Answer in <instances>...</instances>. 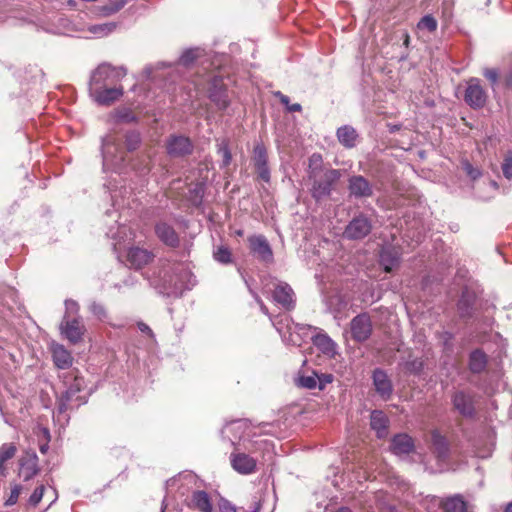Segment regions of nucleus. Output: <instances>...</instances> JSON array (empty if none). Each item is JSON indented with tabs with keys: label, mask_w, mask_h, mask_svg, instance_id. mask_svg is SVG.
<instances>
[{
	"label": "nucleus",
	"mask_w": 512,
	"mask_h": 512,
	"mask_svg": "<svg viewBox=\"0 0 512 512\" xmlns=\"http://www.w3.org/2000/svg\"><path fill=\"white\" fill-rule=\"evenodd\" d=\"M452 339V334L449 333V332H444L443 333V343L445 346H448L449 345V342L451 341Z\"/></svg>",
	"instance_id": "obj_63"
},
{
	"label": "nucleus",
	"mask_w": 512,
	"mask_h": 512,
	"mask_svg": "<svg viewBox=\"0 0 512 512\" xmlns=\"http://www.w3.org/2000/svg\"><path fill=\"white\" fill-rule=\"evenodd\" d=\"M44 491H45L44 486H40V487L36 488L29 498V503L34 506L37 505L41 501Z\"/></svg>",
	"instance_id": "obj_52"
},
{
	"label": "nucleus",
	"mask_w": 512,
	"mask_h": 512,
	"mask_svg": "<svg viewBox=\"0 0 512 512\" xmlns=\"http://www.w3.org/2000/svg\"><path fill=\"white\" fill-rule=\"evenodd\" d=\"M214 259L222 264H229L232 262V253L225 245H220L215 248L213 252Z\"/></svg>",
	"instance_id": "obj_35"
},
{
	"label": "nucleus",
	"mask_w": 512,
	"mask_h": 512,
	"mask_svg": "<svg viewBox=\"0 0 512 512\" xmlns=\"http://www.w3.org/2000/svg\"><path fill=\"white\" fill-rule=\"evenodd\" d=\"M191 507L200 512H213L210 497L205 491H196L192 494Z\"/></svg>",
	"instance_id": "obj_28"
},
{
	"label": "nucleus",
	"mask_w": 512,
	"mask_h": 512,
	"mask_svg": "<svg viewBox=\"0 0 512 512\" xmlns=\"http://www.w3.org/2000/svg\"><path fill=\"white\" fill-rule=\"evenodd\" d=\"M38 471L37 456L35 454L26 455L20 460L19 474L24 480H30Z\"/></svg>",
	"instance_id": "obj_27"
},
{
	"label": "nucleus",
	"mask_w": 512,
	"mask_h": 512,
	"mask_svg": "<svg viewBox=\"0 0 512 512\" xmlns=\"http://www.w3.org/2000/svg\"><path fill=\"white\" fill-rule=\"evenodd\" d=\"M483 75L490 81L491 85L494 86L498 82V71L494 68H486L483 71Z\"/></svg>",
	"instance_id": "obj_53"
},
{
	"label": "nucleus",
	"mask_w": 512,
	"mask_h": 512,
	"mask_svg": "<svg viewBox=\"0 0 512 512\" xmlns=\"http://www.w3.org/2000/svg\"><path fill=\"white\" fill-rule=\"evenodd\" d=\"M171 271L172 274L165 271L158 283H153L159 294L179 297L195 285L192 273L183 264L174 265Z\"/></svg>",
	"instance_id": "obj_4"
},
{
	"label": "nucleus",
	"mask_w": 512,
	"mask_h": 512,
	"mask_svg": "<svg viewBox=\"0 0 512 512\" xmlns=\"http://www.w3.org/2000/svg\"><path fill=\"white\" fill-rule=\"evenodd\" d=\"M465 171L466 173L472 178V179H477L478 177H480L481 175V172L479 171V169L477 168H474L471 164L469 163H466L465 164Z\"/></svg>",
	"instance_id": "obj_56"
},
{
	"label": "nucleus",
	"mask_w": 512,
	"mask_h": 512,
	"mask_svg": "<svg viewBox=\"0 0 512 512\" xmlns=\"http://www.w3.org/2000/svg\"><path fill=\"white\" fill-rule=\"evenodd\" d=\"M127 230H128V229H127V227H126L124 224H119V225H118V227H117V231H116V232L114 231V228H113V227H111V228H109V230H108V232H107V235H108L109 237L114 238V239H116V238H122V237H121V234H126V231H127ZM120 245H121V239H119V241H118V242L114 243V249H115L116 251L120 250V249H121Z\"/></svg>",
	"instance_id": "obj_42"
},
{
	"label": "nucleus",
	"mask_w": 512,
	"mask_h": 512,
	"mask_svg": "<svg viewBox=\"0 0 512 512\" xmlns=\"http://www.w3.org/2000/svg\"><path fill=\"white\" fill-rule=\"evenodd\" d=\"M246 424L241 420L233 421L227 424L222 430V436L224 439H228L232 445L235 444V440H240L245 432Z\"/></svg>",
	"instance_id": "obj_25"
},
{
	"label": "nucleus",
	"mask_w": 512,
	"mask_h": 512,
	"mask_svg": "<svg viewBox=\"0 0 512 512\" xmlns=\"http://www.w3.org/2000/svg\"><path fill=\"white\" fill-rule=\"evenodd\" d=\"M454 409L465 418H472L475 415L474 398L465 391H456L452 396Z\"/></svg>",
	"instance_id": "obj_15"
},
{
	"label": "nucleus",
	"mask_w": 512,
	"mask_h": 512,
	"mask_svg": "<svg viewBox=\"0 0 512 512\" xmlns=\"http://www.w3.org/2000/svg\"><path fill=\"white\" fill-rule=\"evenodd\" d=\"M201 55L199 48L187 49L180 56L179 62L184 66H189Z\"/></svg>",
	"instance_id": "obj_40"
},
{
	"label": "nucleus",
	"mask_w": 512,
	"mask_h": 512,
	"mask_svg": "<svg viewBox=\"0 0 512 512\" xmlns=\"http://www.w3.org/2000/svg\"><path fill=\"white\" fill-rule=\"evenodd\" d=\"M126 75V69L123 66L115 67L109 63L100 64L91 74L89 81V90L98 86L99 88L107 87L119 81Z\"/></svg>",
	"instance_id": "obj_6"
},
{
	"label": "nucleus",
	"mask_w": 512,
	"mask_h": 512,
	"mask_svg": "<svg viewBox=\"0 0 512 512\" xmlns=\"http://www.w3.org/2000/svg\"><path fill=\"white\" fill-rule=\"evenodd\" d=\"M350 194L356 198L370 197L373 193L372 186L366 178L361 175L352 176L349 179Z\"/></svg>",
	"instance_id": "obj_21"
},
{
	"label": "nucleus",
	"mask_w": 512,
	"mask_h": 512,
	"mask_svg": "<svg viewBox=\"0 0 512 512\" xmlns=\"http://www.w3.org/2000/svg\"><path fill=\"white\" fill-rule=\"evenodd\" d=\"M372 330L371 317L367 313L358 314L350 322L351 336L356 342H364L369 339Z\"/></svg>",
	"instance_id": "obj_10"
},
{
	"label": "nucleus",
	"mask_w": 512,
	"mask_h": 512,
	"mask_svg": "<svg viewBox=\"0 0 512 512\" xmlns=\"http://www.w3.org/2000/svg\"><path fill=\"white\" fill-rule=\"evenodd\" d=\"M278 95L281 103L284 104L286 107L289 106V97L280 92L278 93Z\"/></svg>",
	"instance_id": "obj_64"
},
{
	"label": "nucleus",
	"mask_w": 512,
	"mask_h": 512,
	"mask_svg": "<svg viewBox=\"0 0 512 512\" xmlns=\"http://www.w3.org/2000/svg\"><path fill=\"white\" fill-rule=\"evenodd\" d=\"M319 376L316 373H312L311 375H300L296 379V384L299 387L306 389H314L318 387Z\"/></svg>",
	"instance_id": "obj_36"
},
{
	"label": "nucleus",
	"mask_w": 512,
	"mask_h": 512,
	"mask_svg": "<svg viewBox=\"0 0 512 512\" xmlns=\"http://www.w3.org/2000/svg\"><path fill=\"white\" fill-rule=\"evenodd\" d=\"M137 325H138L139 330L142 333L147 334L151 338L154 337L153 331L151 330V328L147 324H145L144 322H139Z\"/></svg>",
	"instance_id": "obj_58"
},
{
	"label": "nucleus",
	"mask_w": 512,
	"mask_h": 512,
	"mask_svg": "<svg viewBox=\"0 0 512 512\" xmlns=\"http://www.w3.org/2000/svg\"><path fill=\"white\" fill-rule=\"evenodd\" d=\"M155 234L158 239L169 247H177L179 245V236L174 228L166 222H158L155 225Z\"/></svg>",
	"instance_id": "obj_20"
},
{
	"label": "nucleus",
	"mask_w": 512,
	"mask_h": 512,
	"mask_svg": "<svg viewBox=\"0 0 512 512\" xmlns=\"http://www.w3.org/2000/svg\"><path fill=\"white\" fill-rule=\"evenodd\" d=\"M20 492H21V486L20 485L13 486V488L10 491L9 497L5 501V505L6 506L14 505L17 502L18 498H19Z\"/></svg>",
	"instance_id": "obj_49"
},
{
	"label": "nucleus",
	"mask_w": 512,
	"mask_h": 512,
	"mask_svg": "<svg viewBox=\"0 0 512 512\" xmlns=\"http://www.w3.org/2000/svg\"><path fill=\"white\" fill-rule=\"evenodd\" d=\"M275 499V492L273 491L271 495H268L267 500L265 498L259 500L252 512H272L275 507Z\"/></svg>",
	"instance_id": "obj_37"
},
{
	"label": "nucleus",
	"mask_w": 512,
	"mask_h": 512,
	"mask_svg": "<svg viewBox=\"0 0 512 512\" xmlns=\"http://www.w3.org/2000/svg\"><path fill=\"white\" fill-rule=\"evenodd\" d=\"M89 310L99 320H105L107 318L106 309L101 303L92 302L89 306Z\"/></svg>",
	"instance_id": "obj_44"
},
{
	"label": "nucleus",
	"mask_w": 512,
	"mask_h": 512,
	"mask_svg": "<svg viewBox=\"0 0 512 512\" xmlns=\"http://www.w3.org/2000/svg\"><path fill=\"white\" fill-rule=\"evenodd\" d=\"M72 356L63 345H56L53 348V361L60 369L69 368L72 365Z\"/></svg>",
	"instance_id": "obj_30"
},
{
	"label": "nucleus",
	"mask_w": 512,
	"mask_h": 512,
	"mask_svg": "<svg viewBox=\"0 0 512 512\" xmlns=\"http://www.w3.org/2000/svg\"><path fill=\"white\" fill-rule=\"evenodd\" d=\"M16 450V446L12 443L3 444L0 447V465H7V461L15 456Z\"/></svg>",
	"instance_id": "obj_39"
},
{
	"label": "nucleus",
	"mask_w": 512,
	"mask_h": 512,
	"mask_svg": "<svg viewBox=\"0 0 512 512\" xmlns=\"http://www.w3.org/2000/svg\"><path fill=\"white\" fill-rule=\"evenodd\" d=\"M166 151L171 158H183L192 154L194 145L183 135H170L166 140Z\"/></svg>",
	"instance_id": "obj_8"
},
{
	"label": "nucleus",
	"mask_w": 512,
	"mask_h": 512,
	"mask_svg": "<svg viewBox=\"0 0 512 512\" xmlns=\"http://www.w3.org/2000/svg\"><path fill=\"white\" fill-rule=\"evenodd\" d=\"M218 507L220 512H237L235 506L223 498L219 501Z\"/></svg>",
	"instance_id": "obj_54"
},
{
	"label": "nucleus",
	"mask_w": 512,
	"mask_h": 512,
	"mask_svg": "<svg viewBox=\"0 0 512 512\" xmlns=\"http://www.w3.org/2000/svg\"><path fill=\"white\" fill-rule=\"evenodd\" d=\"M84 389V379L75 375L66 391L58 398L53 420L61 427H65L69 423V411H73L87 402L86 393H82Z\"/></svg>",
	"instance_id": "obj_3"
},
{
	"label": "nucleus",
	"mask_w": 512,
	"mask_h": 512,
	"mask_svg": "<svg viewBox=\"0 0 512 512\" xmlns=\"http://www.w3.org/2000/svg\"><path fill=\"white\" fill-rule=\"evenodd\" d=\"M89 92L94 101L99 105L108 106L122 96L123 89L121 87L99 88L96 86L95 88H91Z\"/></svg>",
	"instance_id": "obj_19"
},
{
	"label": "nucleus",
	"mask_w": 512,
	"mask_h": 512,
	"mask_svg": "<svg viewBox=\"0 0 512 512\" xmlns=\"http://www.w3.org/2000/svg\"><path fill=\"white\" fill-rule=\"evenodd\" d=\"M272 296L273 300L286 310H292L295 307V293L286 282L275 283Z\"/></svg>",
	"instance_id": "obj_13"
},
{
	"label": "nucleus",
	"mask_w": 512,
	"mask_h": 512,
	"mask_svg": "<svg viewBox=\"0 0 512 512\" xmlns=\"http://www.w3.org/2000/svg\"><path fill=\"white\" fill-rule=\"evenodd\" d=\"M117 117L119 120L124 121V122H133L136 120L135 116L128 110L118 111Z\"/></svg>",
	"instance_id": "obj_55"
},
{
	"label": "nucleus",
	"mask_w": 512,
	"mask_h": 512,
	"mask_svg": "<svg viewBox=\"0 0 512 512\" xmlns=\"http://www.w3.org/2000/svg\"><path fill=\"white\" fill-rule=\"evenodd\" d=\"M272 324L275 329L279 332L282 340L287 345L300 346L301 336L300 333L305 329L317 330L316 327L306 324L294 323L293 320L286 314L271 318Z\"/></svg>",
	"instance_id": "obj_5"
},
{
	"label": "nucleus",
	"mask_w": 512,
	"mask_h": 512,
	"mask_svg": "<svg viewBox=\"0 0 512 512\" xmlns=\"http://www.w3.org/2000/svg\"><path fill=\"white\" fill-rule=\"evenodd\" d=\"M442 505L444 512H466L467 503L460 495H455L446 500H438Z\"/></svg>",
	"instance_id": "obj_31"
},
{
	"label": "nucleus",
	"mask_w": 512,
	"mask_h": 512,
	"mask_svg": "<svg viewBox=\"0 0 512 512\" xmlns=\"http://www.w3.org/2000/svg\"><path fill=\"white\" fill-rule=\"evenodd\" d=\"M143 74L146 78H151L153 75V67L152 66H146L143 70Z\"/></svg>",
	"instance_id": "obj_62"
},
{
	"label": "nucleus",
	"mask_w": 512,
	"mask_h": 512,
	"mask_svg": "<svg viewBox=\"0 0 512 512\" xmlns=\"http://www.w3.org/2000/svg\"><path fill=\"white\" fill-rule=\"evenodd\" d=\"M431 449L432 453L435 455L438 461L439 470L442 471L447 469L450 447L446 437L443 436L438 430H433L431 432Z\"/></svg>",
	"instance_id": "obj_9"
},
{
	"label": "nucleus",
	"mask_w": 512,
	"mask_h": 512,
	"mask_svg": "<svg viewBox=\"0 0 512 512\" xmlns=\"http://www.w3.org/2000/svg\"><path fill=\"white\" fill-rule=\"evenodd\" d=\"M341 171L324 166L321 154L314 153L308 160V178L312 182L311 196L321 201L330 196L333 185L340 179Z\"/></svg>",
	"instance_id": "obj_2"
},
{
	"label": "nucleus",
	"mask_w": 512,
	"mask_h": 512,
	"mask_svg": "<svg viewBox=\"0 0 512 512\" xmlns=\"http://www.w3.org/2000/svg\"><path fill=\"white\" fill-rule=\"evenodd\" d=\"M8 477V466L0 465V478Z\"/></svg>",
	"instance_id": "obj_61"
},
{
	"label": "nucleus",
	"mask_w": 512,
	"mask_h": 512,
	"mask_svg": "<svg viewBox=\"0 0 512 512\" xmlns=\"http://www.w3.org/2000/svg\"><path fill=\"white\" fill-rule=\"evenodd\" d=\"M124 5H125L124 0H114L111 4L105 6L103 8V10L106 15H111V14L118 12L120 9H122L124 7Z\"/></svg>",
	"instance_id": "obj_46"
},
{
	"label": "nucleus",
	"mask_w": 512,
	"mask_h": 512,
	"mask_svg": "<svg viewBox=\"0 0 512 512\" xmlns=\"http://www.w3.org/2000/svg\"><path fill=\"white\" fill-rule=\"evenodd\" d=\"M253 153L255 167L268 164L267 152L263 145H256L254 147Z\"/></svg>",
	"instance_id": "obj_41"
},
{
	"label": "nucleus",
	"mask_w": 512,
	"mask_h": 512,
	"mask_svg": "<svg viewBox=\"0 0 512 512\" xmlns=\"http://www.w3.org/2000/svg\"><path fill=\"white\" fill-rule=\"evenodd\" d=\"M218 152L222 156L223 166H228L231 162L232 156H231V152H230L227 144H225V143L220 144Z\"/></svg>",
	"instance_id": "obj_48"
},
{
	"label": "nucleus",
	"mask_w": 512,
	"mask_h": 512,
	"mask_svg": "<svg viewBox=\"0 0 512 512\" xmlns=\"http://www.w3.org/2000/svg\"><path fill=\"white\" fill-rule=\"evenodd\" d=\"M502 172L505 178H512V156L506 155L502 163Z\"/></svg>",
	"instance_id": "obj_47"
},
{
	"label": "nucleus",
	"mask_w": 512,
	"mask_h": 512,
	"mask_svg": "<svg viewBox=\"0 0 512 512\" xmlns=\"http://www.w3.org/2000/svg\"><path fill=\"white\" fill-rule=\"evenodd\" d=\"M337 138L343 146L352 148L356 145L357 132L353 127L345 125L338 128Z\"/></svg>",
	"instance_id": "obj_32"
},
{
	"label": "nucleus",
	"mask_w": 512,
	"mask_h": 512,
	"mask_svg": "<svg viewBox=\"0 0 512 512\" xmlns=\"http://www.w3.org/2000/svg\"><path fill=\"white\" fill-rule=\"evenodd\" d=\"M210 100L220 109L225 110L229 106V97L222 78L214 77L209 87Z\"/></svg>",
	"instance_id": "obj_18"
},
{
	"label": "nucleus",
	"mask_w": 512,
	"mask_h": 512,
	"mask_svg": "<svg viewBox=\"0 0 512 512\" xmlns=\"http://www.w3.org/2000/svg\"><path fill=\"white\" fill-rule=\"evenodd\" d=\"M390 451L399 458L407 457L415 451L414 439L407 433L396 434L391 439Z\"/></svg>",
	"instance_id": "obj_14"
},
{
	"label": "nucleus",
	"mask_w": 512,
	"mask_h": 512,
	"mask_svg": "<svg viewBox=\"0 0 512 512\" xmlns=\"http://www.w3.org/2000/svg\"><path fill=\"white\" fill-rule=\"evenodd\" d=\"M487 365V356L486 354L477 349L471 352L469 357V368L472 373H480L482 372Z\"/></svg>",
	"instance_id": "obj_33"
},
{
	"label": "nucleus",
	"mask_w": 512,
	"mask_h": 512,
	"mask_svg": "<svg viewBox=\"0 0 512 512\" xmlns=\"http://www.w3.org/2000/svg\"><path fill=\"white\" fill-rule=\"evenodd\" d=\"M60 331L69 342L76 344L82 340L85 327L79 317L64 316L60 324Z\"/></svg>",
	"instance_id": "obj_12"
},
{
	"label": "nucleus",
	"mask_w": 512,
	"mask_h": 512,
	"mask_svg": "<svg viewBox=\"0 0 512 512\" xmlns=\"http://www.w3.org/2000/svg\"><path fill=\"white\" fill-rule=\"evenodd\" d=\"M117 25L114 22H107L103 24H95L88 28L89 32L98 36L103 37L112 33L116 29Z\"/></svg>",
	"instance_id": "obj_34"
},
{
	"label": "nucleus",
	"mask_w": 512,
	"mask_h": 512,
	"mask_svg": "<svg viewBox=\"0 0 512 512\" xmlns=\"http://www.w3.org/2000/svg\"><path fill=\"white\" fill-rule=\"evenodd\" d=\"M400 263L399 253L392 248H384L380 253V265L384 271L389 273Z\"/></svg>",
	"instance_id": "obj_26"
},
{
	"label": "nucleus",
	"mask_w": 512,
	"mask_h": 512,
	"mask_svg": "<svg viewBox=\"0 0 512 512\" xmlns=\"http://www.w3.org/2000/svg\"><path fill=\"white\" fill-rule=\"evenodd\" d=\"M248 241L251 251L260 261L265 263H271L273 261V252L265 236L254 235L249 237Z\"/></svg>",
	"instance_id": "obj_17"
},
{
	"label": "nucleus",
	"mask_w": 512,
	"mask_h": 512,
	"mask_svg": "<svg viewBox=\"0 0 512 512\" xmlns=\"http://www.w3.org/2000/svg\"><path fill=\"white\" fill-rule=\"evenodd\" d=\"M179 477L181 480H193L197 476L194 474L193 471H183L179 474Z\"/></svg>",
	"instance_id": "obj_59"
},
{
	"label": "nucleus",
	"mask_w": 512,
	"mask_h": 512,
	"mask_svg": "<svg viewBox=\"0 0 512 512\" xmlns=\"http://www.w3.org/2000/svg\"><path fill=\"white\" fill-rule=\"evenodd\" d=\"M141 143L140 133L137 131H128L125 134V149L120 138L114 134H108L102 138L101 152L103 158V168L105 170H120L126 161V151L136 150Z\"/></svg>",
	"instance_id": "obj_1"
},
{
	"label": "nucleus",
	"mask_w": 512,
	"mask_h": 512,
	"mask_svg": "<svg viewBox=\"0 0 512 512\" xmlns=\"http://www.w3.org/2000/svg\"><path fill=\"white\" fill-rule=\"evenodd\" d=\"M371 429L376 432L379 439L386 438L388 435L389 419L383 411L374 410L370 415Z\"/></svg>",
	"instance_id": "obj_24"
},
{
	"label": "nucleus",
	"mask_w": 512,
	"mask_h": 512,
	"mask_svg": "<svg viewBox=\"0 0 512 512\" xmlns=\"http://www.w3.org/2000/svg\"><path fill=\"white\" fill-rule=\"evenodd\" d=\"M66 312L64 316H68V318L77 317L79 312V305L74 300H66L65 301Z\"/></svg>",
	"instance_id": "obj_45"
},
{
	"label": "nucleus",
	"mask_w": 512,
	"mask_h": 512,
	"mask_svg": "<svg viewBox=\"0 0 512 512\" xmlns=\"http://www.w3.org/2000/svg\"><path fill=\"white\" fill-rule=\"evenodd\" d=\"M259 179L268 183L270 181V169L268 164L255 167Z\"/></svg>",
	"instance_id": "obj_50"
},
{
	"label": "nucleus",
	"mask_w": 512,
	"mask_h": 512,
	"mask_svg": "<svg viewBox=\"0 0 512 512\" xmlns=\"http://www.w3.org/2000/svg\"><path fill=\"white\" fill-rule=\"evenodd\" d=\"M372 229L371 221L368 217L360 214L354 217L346 226L344 237L350 240H359L365 238Z\"/></svg>",
	"instance_id": "obj_11"
},
{
	"label": "nucleus",
	"mask_w": 512,
	"mask_h": 512,
	"mask_svg": "<svg viewBox=\"0 0 512 512\" xmlns=\"http://www.w3.org/2000/svg\"><path fill=\"white\" fill-rule=\"evenodd\" d=\"M488 95L478 78H470L464 93L465 103L472 109H481L486 105Z\"/></svg>",
	"instance_id": "obj_7"
},
{
	"label": "nucleus",
	"mask_w": 512,
	"mask_h": 512,
	"mask_svg": "<svg viewBox=\"0 0 512 512\" xmlns=\"http://www.w3.org/2000/svg\"><path fill=\"white\" fill-rule=\"evenodd\" d=\"M302 107L299 103H294L292 105L287 106V110L289 112H299L301 111Z\"/></svg>",
	"instance_id": "obj_60"
},
{
	"label": "nucleus",
	"mask_w": 512,
	"mask_h": 512,
	"mask_svg": "<svg viewBox=\"0 0 512 512\" xmlns=\"http://www.w3.org/2000/svg\"><path fill=\"white\" fill-rule=\"evenodd\" d=\"M312 342L326 355H333L335 353L336 345L326 333L318 332L312 337Z\"/></svg>",
	"instance_id": "obj_29"
},
{
	"label": "nucleus",
	"mask_w": 512,
	"mask_h": 512,
	"mask_svg": "<svg viewBox=\"0 0 512 512\" xmlns=\"http://www.w3.org/2000/svg\"><path fill=\"white\" fill-rule=\"evenodd\" d=\"M424 368L421 358H410L404 363V370L410 374L418 375Z\"/></svg>",
	"instance_id": "obj_38"
},
{
	"label": "nucleus",
	"mask_w": 512,
	"mask_h": 512,
	"mask_svg": "<svg viewBox=\"0 0 512 512\" xmlns=\"http://www.w3.org/2000/svg\"><path fill=\"white\" fill-rule=\"evenodd\" d=\"M373 386L382 400H389L393 393V384L387 373L376 368L372 373Z\"/></svg>",
	"instance_id": "obj_16"
},
{
	"label": "nucleus",
	"mask_w": 512,
	"mask_h": 512,
	"mask_svg": "<svg viewBox=\"0 0 512 512\" xmlns=\"http://www.w3.org/2000/svg\"><path fill=\"white\" fill-rule=\"evenodd\" d=\"M419 29H427L429 32H433L437 29V21L431 15H425L418 23Z\"/></svg>",
	"instance_id": "obj_43"
},
{
	"label": "nucleus",
	"mask_w": 512,
	"mask_h": 512,
	"mask_svg": "<svg viewBox=\"0 0 512 512\" xmlns=\"http://www.w3.org/2000/svg\"><path fill=\"white\" fill-rule=\"evenodd\" d=\"M232 467L241 474H250L256 469V460L245 453H233L231 455Z\"/></svg>",
	"instance_id": "obj_23"
},
{
	"label": "nucleus",
	"mask_w": 512,
	"mask_h": 512,
	"mask_svg": "<svg viewBox=\"0 0 512 512\" xmlns=\"http://www.w3.org/2000/svg\"><path fill=\"white\" fill-rule=\"evenodd\" d=\"M331 382H332V375L322 374L321 376H319L318 388L320 390H323L325 388L326 384L331 383Z\"/></svg>",
	"instance_id": "obj_57"
},
{
	"label": "nucleus",
	"mask_w": 512,
	"mask_h": 512,
	"mask_svg": "<svg viewBox=\"0 0 512 512\" xmlns=\"http://www.w3.org/2000/svg\"><path fill=\"white\" fill-rule=\"evenodd\" d=\"M470 308H471V304H470L469 300H467L465 298V296L463 295L458 302V310L460 311L461 316L470 315Z\"/></svg>",
	"instance_id": "obj_51"
},
{
	"label": "nucleus",
	"mask_w": 512,
	"mask_h": 512,
	"mask_svg": "<svg viewBox=\"0 0 512 512\" xmlns=\"http://www.w3.org/2000/svg\"><path fill=\"white\" fill-rule=\"evenodd\" d=\"M153 257L150 251L140 247H131L127 252V261L135 269H140L147 265Z\"/></svg>",
	"instance_id": "obj_22"
}]
</instances>
